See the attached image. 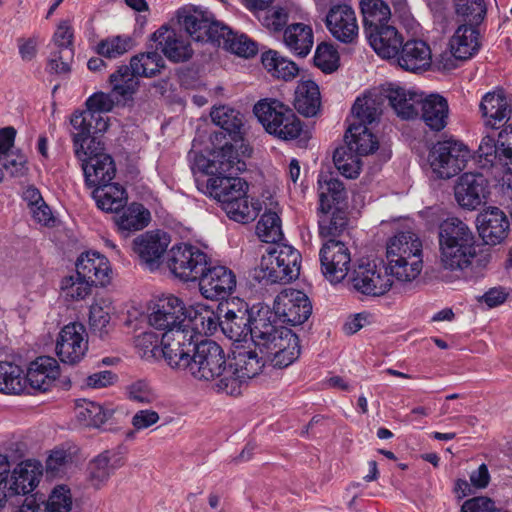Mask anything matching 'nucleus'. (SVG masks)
Here are the masks:
<instances>
[{"instance_id":"4be33fe9","label":"nucleus","mask_w":512,"mask_h":512,"mask_svg":"<svg viewBox=\"0 0 512 512\" xmlns=\"http://www.w3.org/2000/svg\"><path fill=\"white\" fill-rule=\"evenodd\" d=\"M479 236L487 245H498L505 241L510 232L507 215L498 207H487L476 218Z\"/></svg>"},{"instance_id":"b1692460","label":"nucleus","mask_w":512,"mask_h":512,"mask_svg":"<svg viewBox=\"0 0 512 512\" xmlns=\"http://www.w3.org/2000/svg\"><path fill=\"white\" fill-rule=\"evenodd\" d=\"M232 377L236 379V391L229 392V395L241 394V386L247 380L259 375L265 367H268L266 357L254 349H239L234 352L233 362H229Z\"/></svg>"},{"instance_id":"f3484780","label":"nucleus","mask_w":512,"mask_h":512,"mask_svg":"<svg viewBox=\"0 0 512 512\" xmlns=\"http://www.w3.org/2000/svg\"><path fill=\"white\" fill-rule=\"evenodd\" d=\"M319 259L322 272L330 282L339 283L347 276L351 255L343 241L327 240L319 251Z\"/></svg>"},{"instance_id":"1a4fd4ad","label":"nucleus","mask_w":512,"mask_h":512,"mask_svg":"<svg viewBox=\"0 0 512 512\" xmlns=\"http://www.w3.org/2000/svg\"><path fill=\"white\" fill-rule=\"evenodd\" d=\"M470 150L462 142L449 139L438 141L429 151L428 162L432 172L441 179L459 174L470 159Z\"/></svg>"},{"instance_id":"338daca9","label":"nucleus","mask_w":512,"mask_h":512,"mask_svg":"<svg viewBox=\"0 0 512 512\" xmlns=\"http://www.w3.org/2000/svg\"><path fill=\"white\" fill-rule=\"evenodd\" d=\"M315 65L324 73H332L339 67V55L332 45L321 43L314 55Z\"/></svg>"},{"instance_id":"49530a36","label":"nucleus","mask_w":512,"mask_h":512,"mask_svg":"<svg viewBox=\"0 0 512 512\" xmlns=\"http://www.w3.org/2000/svg\"><path fill=\"white\" fill-rule=\"evenodd\" d=\"M319 235L322 238L335 239L343 235L348 227L347 212L343 207H335V209H327L324 211L317 210Z\"/></svg>"},{"instance_id":"bb28decb","label":"nucleus","mask_w":512,"mask_h":512,"mask_svg":"<svg viewBox=\"0 0 512 512\" xmlns=\"http://www.w3.org/2000/svg\"><path fill=\"white\" fill-rule=\"evenodd\" d=\"M169 238L160 231H148L133 241V250L141 262L150 270L158 268L163 254L166 252Z\"/></svg>"},{"instance_id":"6e6552de","label":"nucleus","mask_w":512,"mask_h":512,"mask_svg":"<svg viewBox=\"0 0 512 512\" xmlns=\"http://www.w3.org/2000/svg\"><path fill=\"white\" fill-rule=\"evenodd\" d=\"M74 146L75 156L82 162L85 182L90 187L110 184L115 177L116 168L112 157L103 153L104 147L98 137L81 141L82 152Z\"/></svg>"},{"instance_id":"9d476101","label":"nucleus","mask_w":512,"mask_h":512,"mask_svg":"<svg viewBox=\"0 0 512 512\" xmlns=\"http://www.w3.org/2000/svg\"><path fill=\"white\" fill-rule=\"evenodd\" d=\"M477 153L482 168L492 169L496 175L512 174V122L499 132L498 139L483 137Z\"/></svg>"},{"instance_id":"9b49d317","label":"nucleus","mask_w":512,"mask_h":512,"mask_svg":"<svg viewBox=\"0 0 512 512\" xmlns=\"http://www.w3.org/2000/svg\"><path fill=\"white\" fill-rule=\"evenodd\" d=\"M198 343L197 333L191 326H178L162 333L160 344L167 364L175 370L184 371L189 358L195 352Z\"/></svg>"},{"instance_id":"dca6fc26","label":"nucleus","mask_w":512,"mask_h":512,"mask_svg":"<svg viewBox=\"0 0 512 512\" xmlns=\"http://www.w3.org/2000/svg\"><path fill=\"white\" fill-rule=\"evenodd\" d=\"M56 354L66 364L80 362L88 350L86 328L79 322L65 325L56 340Z\"/></svg>"},{"instance_id":"c756f323","label":"nucleus","mask_w":512,"mask_h":512,"mask_svg":"<svg viewBox=\"0 0 512 512\" xmlns=\"http://www.w3.org/2000/svg\"><path fill=\"white\" fill-rule=\"evenodd\" d=\"M124 464L125 458L121 451L116 449L105 450L89 462V481L93 487L100 488Z\"/></svg>"},{"instance_id":"a19ab883","label":"nucleus","mask_w":512,"mask_h":512,"mask_svg":"<svg viewBox=\"0 0 512 512\" xmlns=\"http://www.w3.org/2000/svg\"><path fill=\"white\" fill-rule=\"evenodd\" d=\"M384 98L380 92H368L358 97L351 110L353 122L361 125L376 122L382 113Z\"/></svg>"},{"instance_id":"e2e57ef3","label":"nucleus","mask_w":512,"mask_h":512,"mask_svg":"<svg viewBox=\"0 0 512 512\" xmlns=\"http://www.w3.org/2000/svg\"><path fill=\"white\" fill-rule=\"evenodd\" d=\"M83 402L78 406L77 418L85 426L98 428L113 415L112 409H105L92 401Z\"/></svg>"},{"instance_id":"ddd939ff","label":"nucleus","mask_w":512,"mask_h":512,"mask_svg":"<svg viewBox=\"0 0 512 512\" xmlns=\"http://www.w3.org/2000/svg\"><path fill=\"white\" fill-rule=\"evenodd\" d=\"M207 265V254L191 244L174 245L167 253L169 270L183 281L198 280Z\"/></svg>"},{"instance_id":"f704fd0d","label":"nucleus","mask_w":512,"mask_h":512,"mask_svg":"<svg viewBox=\"0 0 512 512\" xmlns=\"http://www.w3.org/2000/svg\"><path fill=\"white\" fill-rule=\"evenodd\" d=\"M419 114L423 122L433 131H441L447 125L449 107L447 100L436 94L421 98Z\"/></svg>"},{"instance_id":"c03bdc74","label":"nucleus","mask_w":512,"mask_h":512,"mask_svg":"<svg viewBox=\"0 0 512 512\" xmlns=\"http://www.w3.org/2000/svg\"><path fill=\"white\" fill-rule=\"evenodd\" d=\"M412 254L422 256V243L411 231L399 232L387 242L388 261H401L403 257H411Z\"/></svg>"},{"instance_id":"412c9836","label":"nucleus","mask_w":512,"mask_h":512,"mask_svg":"<svg viewBox=\"0 0 512 512\" xmlns=\"http://www.w3.org/2000/svg\"><path fill=\"white\" fill-rule=\"evenodd\" d=\"M326 27L332 36L345 44H352L358 38L359 27L356 15L347 4L333 5L326 15Z\"/></svg>"},{"instance_id":"13d9d810","label":"nucleus","mask_w":512,"mask_h":512,"mask_svg":"<svg viewBox=\"0 0 512 512\" xmlns=\"http://www.w3.org/2000/svg\"><path fill=\"white\" fill-rule=\"evenodd\" d=\"M360 156L351 147L340 146L333 154V162L338 171L346 178H356L361 169Z\"/></svg>"},{"instance_id":"f03ea898","label":"nucleus","mask_w":512,"mask_h":512,"mask_svg":"<svg viewBox=\"0 0 512 512\" xmlns=\"http://www.w3.org/2000/svg\"><path fill=\"white\" fill-rule=\"evenodd\" d=\"M196 181L198 189L217 200L231 220L248 223L258 216L259 203L249 202L248 183L237 175H214L205 182Z\"/></svg>"},{"instance_id":"680f3d73","label":"nucleus","mask_w":512,"mask_h":512,"mask_svg":"<svg viewBox=\"0 0 512 512\" xmlns=\"http://www.w3.org/2000/svg\"><path fill=\"white\" fill-rule=\"evenodd\" d=\"M389 263L390 276H394L402 282H410L418 277L423 268L422 256L412 254L411 257H403V260Z\"/></svg>"},{"instance_id":"69168bd1","label":"nucleus","mask_w":512,"mask_h":512,"mask_svg":"<svg viewBox=\"0 0 512 512\" xmlns=\"http://www.w3.org/2000/svg\"><path fill=\"white\" fill-rule=\"evenodd\" d=\"M95 286L90 280L76 274V276L65 277L61 282V289L66 298L71 300H83L91 293Z\"/></svg>"},{"instance_id":"4468645a","label":"nucleus","mask_w":512,"mask_h":512,"mask_svg":"<svg viewBox=\"0 0 512 512\" xmlns=\"http://www.w3.org/2000/svg\"><path fill=\"white\" fill-rule=\"evenodd\" d=\"M178 21L186 33L197 42L217 44L221 33H229L227 26L214 20L210 12L196 7L180 9Z\"/></svg>"},{"instance_id":"c85d7f7f","label":"nucleus","mask_w":512,"mask_h":512,"mask_svg":"<svg viewBox=\"0 0 512 512\" xmlns=\"http://www.w3.org/2000/svg\"><path fill=\"white\" fill-rule=\"evenodd\" d=\"M60 375V366L57 360L50 356H40L29 364L25 383L40 392H46L54 385Z\"/></svg>"},{"instance_id":"6e6d98bb","label":"nucleus","mask_w":512,"mask_h":512,"mask_svg":"<svg viewBox=\"0 0 512 512\" xmlns=\"http://www.w3.org/2000/svg\"><path fill=\"white\" fill-rule=\"evenodd\" d=\"M113 308L108 300L100 299L90 307L89 325L91 332L101 339L106 338L113 330L111 312Z\"/></svg>"},{"instance_id":"6ab92c4d","label":"nucleus","mask_w":512,"mask_h":512,"mask_svg":"<svg viewBox=\"0 0 512 512\" xmlns=\"http://www.w3.org/2000/svg\"><path fill=\"white\" fill-rule=\"evenodd\" d=\"M201 295L213 301L223 300L233 293L236 288V276L226 266H206L198 278Z\"/></svg>"},{"instance_id":"20e7f679","label":"nucleus","mask_w":512,"mask_h":512,"mask_svg":"<svg viewBox=\"0 0 512 512\" xmlns=\"http://www.w3.org/2000/svg\"><path fill=\"white\" fill-rule=\"evenodd\" d=\"M120 94L112 92L106 94L97 92L91 95L86 101V110L75 112L70 120L73 128L72 140L73 144L79 147L78 151L82 152L81 141L98 137L97 135L104 133L108 129V118L103 113L110 112L116 102L126 101Z\"/></svg>"},{"instance_id":"5701e85b","label":"nucleus","mask_w":512,"mask_h":512,"mask_svg":"<svg viewBox=\"0 0 512 512\" xmlns=\"http://www.w3.org/2000/svg\"><path fill=\"white\" fill-rule=\"evenodd\" d=\"M199 169L208 176L238 175L246 169V163L239 157L233 144L225 143L214 152L213 159L201 157L198 162Z\"/></svg>"},{"instance_id":"7c9ffc66","label":"nucleus","mask_w":512,"mask_h":512,"mask_svg":"<svg viewBox=\"0 0 512 512\" xmlns=\"http://www.w3.org/2000/svg\"><path fill=\"white\" fill-rule=\"evenodd\" d=\"M480 111L485 125L499 129L512 122V107L502 91L486 93L480 103Z\"/></svg>"},{"instance_id":"e433bc0d","label":"nucleus","mask_w":512,"mask_h":512,"mask_svg":"<svg viewBox=\"0 0 512 512\" xmlns=\"http://www.w3.org/2000/svg\"><path fill=\"white\" fill-rule=\"evenodd\" d=\"M253 318L248 309H228L219 322L223 333L234 342L245 341L252 334Z\"/></svg>"},{"instance_id":"09e8293b","label":"nucleus","mask_w":512,"mask_h":512,"mask_svg":"<svg viewBox=\"0 0 512 512\" xmlns=\"http://www.w3.org/2000/svg\"><path fill=\"white\" fill-rule=\"evenodd\" d=\"M214 124L223 129L234 142L242 140L243 115L229 106H219L210 113Z\"/></svg>"},{"instance_id":"603ef678","label":"nucleus","mask_w":512,"mask_h":512,"mask_svg":"<svg viewBox=\"0 0 512 512\" xmlns=\"http://www.w3.org/2000/svg\"><path fill=\"white\" fill-rule=\"evenodd\" d=\"M188 317V324L197 333V338L201 333L212 334L221 320L209 306L203 303L189 306Z\"/></svg>"},{"instance_id":"052dcab7","label":"nucleus","mask_w":512,"mask_h":512,"mask_svg":"<svg viewBox=\"0 0 512 512\" xmlns=\"http://www.w3.org/2000/svg\"><path fill=\"white\" fill-rule=\"evenodd\" d=\"M484 0H456L455 13L467 25L479 26L486 16Z\"/></svg>"},{"instance_id":"f8f14e48","label":"nucleus","mask_w":512,"mask_h":512,"mask_svg":"<svg viewBox=\"0 0 512 512\" xmlns=\"http://www.w3.org/2000/svg\"><path fill=\"white\" fill-rule=\"evenodd\" d=\"M349 281L357 292L367 296L384 295L392 286L387 267L382 262L368 259L358 262Z\"/></svg>"},{"instance_id":"79ce46f5","label":"nucleus","mask_w":512,"mask_h":512,"mask_svg":"<svg viewBox=\"0 0 512 512\" xmlns=\"http://www.w3.org/2000/svg\"><path fill=\"white\" fill-rule=\"evenodd\" d=\"M122 209L121 214L115 217V224L123 237H128L131 233L148 226L151 214L143 204L134 202Z\"/></svg>"},{"instance_id":"473e14b6","label":"nucleus","mask_w":512,"mask_h":512,"mask_svg":"<svg viewBox=\"0 0 512 512\" xmlns=\"http://www.w3.org/2000/svg\"><path fill=\"white\" fill-rule=\"evenodd\" d=\"M397 57L399 66L410 72L425 70L432 61L431 49L422 40H409L404 43Z\"/></svg>"},{"instance_id":"393cba45","label":"nucleus","mask_w":512,"mask_h":512,"mask_svg":"<svg viewBox=\"0 0 512 512\" xmlns=\"http://www.w3.org/2000/svg\"><path fill=\"white\" fill-rule=\"evenodd\" d=\"M151 40L156 42V48L172 62H185L193 55L191 45L184 35L166 26L156 30L151 35Z\"/></svg>"},{"instance_id":"7ed1b4c3","label":"nucleus","mask_w":512,"mask_h":512,"mask_svg":"<svg viewBox=\"0 0 512 512\" xmlns=\"http://www.w3.org/2000/svg\"><path fill=\"white\" fill-rule=\"evenodd\" d=\"M184 373L195 380L211 382L217 392L229 395L236 391L237 382L222 347L213 340H202L189 358Z\"/></svg>"},{"instance_id":"4c0bfd02","label":"nucleus","mask_w":512,"mask_h":512,"mask_svg":"<svg viewBox=\"0 0 512 512\" xmlns=\"http://www.w3.org/2000/svg\"><path fill=\"white\" fill-rule=\"evenodd\" d=\"M283 43L294 56L304 58L314 44L313 30L303 23L288 25L283 32Z\"/></svg>"},{"instance_id":"0e129e2a","label":"nucleus","mask_w":512,"mask_h":512,"mask_svg":"<svg viewBox=\"0 0 512 512\" xmlns=\"http://www.w3.org/2000/svg\"><path fill=\"white\" fill-rule=\"evenodd\" d=\"M135 46L134 39L129 35L110 36L99 42L97 52L99 55L113 59L118 58Z\"/></svg>"},{"instance_id":"aec40b11","label":"nucleus","mask_w":512,"mask_h":512,"mask_svg":"<svg viewBox=\"0 0 512 512\" xmlns=\"http://www.w3.org/2000/svg\"><path fill=\"white\" fill-rule=\"evenodd\" d=\"M269 310L258 311L252 321V334L250 336L254 347L260 354L267 356L278 345L279 340L285 336L284 331H291L284 326H277L271 320Z\"/></svg>"},{"instance_id":"5fc2aeb1","label":"nucleus","mask_w":512,"mask_h":512,"mask_svg":"<svg viewBox=\"0 0 512 512\" xmlns=\"http://www.w3.org/2000/svg\"><path fill=\"white\" fill-rule=\"evenodd\" d=\"M227 32L229 33L220 34L218 46H223L227 51L243 58H251L257 54V43L247 35L235 33L228 26Z\"/></svg>"},{"instance_id":"864d4df0","label":"nucleus","mask_w":512,"mask_h":512,"mask_svg":"<svg viewBox=\"0 0 512 512\" xmlns=\"http://www.w3.org/2000/svg\"><path fill=\"white\" fill-rule=\"evenodd\" d=\"M261 61L265 69L274 77L290 81L294 79L299 68L295 62L282 56L275 50H269L262 54Z\"/></svg>"},{"instance_id":"37998d69","label":"nucleus","mask_w":512,"mask_h":512,"mask_svg":"<svg viewBox=\"0 0 512 512\" xmlns=\"http://www.w3.org/2000/svg\"><path fill=\"white\" fill-rule=\"evenodd\" d=\"M285 336L266 357L268 366L283 369L295 362L300 355L298 336L291 331H284Z\"/></svg>"},{"instance_id":"72a5a7b5","label":"nucleus","mask_w":512,"mask_h":512,"mask_svg":"<svg viewBox=\"0 0 512 512\" xmlns=\"http://www.w3.org/2000/svg\"><path fill=\"white\" fill-rule=\"evenodd\" d=\"M366 35L374 51L382 58H395L404 45L401 34L393 25L382 26Z\"/></svg>"},{"instance_id":"bf43d9fd","label":"nucleus","mask_w":512,"mask_h":512,"mask_svg":"<svg viewBox=\"0 0 512 512\" xmlns=\"http://www.w3.org/2000/svg\"><path fill=\"white\" fill-rule=\"evenodd\" d=\"M259 239L273 245L279 244L283 237L281 219L276 212L266 211L259 219L256 226Z\"/></svg>"},{"instance_id":"39448f33","label":"nucleus","mask_w":512,"mask_h":512,"mask_svg":"<svg viewBox=\"0 0 512 512\" xmlns=\"http://www.w3.org/2000/svg\"><path fill=\"white\" fill-rule=\"evenodd\" d=\"M301 255L292 246L279 243L267 249L253 278L266 284L288 283L299 276Z\"/></svg>"},{"instance_id":"423d86ee","label":"nucleus","mask_w":512,"mask_h":512,"mask_svg":"<svg viewBox=\"0 0 512 512\" xmlns=\"http://www.w3.org/2000/svg\"><path fill=\"white\" fill-rule=\"evenodd\" d=\"M253 111L265 130L279 139H296L303 130L302 122L293 109L277 99H262L255 104Z\"/></svg>"},{"instance_id":"0eeeda50","label":"nucleus","mask_w":512,"mask_h":512,"mask_svg":"<svg viewBox=\"0 0 512 512\" xmlns=\"http://www.w3.org/2000/svg\"><path fill=\"white\" fill-rule=\"evenodd\" d=\"M164 66V60L157 51H148L133 56L129 66H120L116 72L110 75L114 93L120 94L124 99L131 98L138 88V77H154Z\"/></svg>"},{"instance_id":"ea45409f","label":"nucleus","mask_w":512,"mask_h":512,"mask_svg":"<svg viewBox=\"0 0 512 512\" xmlns=\"http://www.w3.org/2000/svg\"><path fill=\"white\" fill-rule=\"evenodd\" d=\"M319 211L343 207L347 199V192L343 183L328 174L318 177Z\"/></svg>"},{"instance_id":"f257e3e1","label":"nucleus","mask_w":512,"mask_h":512,"mask_svg":"<svg viewBox=\"0 0 512 512\" xmlns=\"http://www.w3.org/2000/svg\"><path fill=\"white\" fill-rule=\"evenodd\" d=\"M440 261L452 272L474 273L490 261L470 227L458 218H448L439 226Z\"/></svg>"},{"instance_id":"3c124183","label":"nucleus","mask_w":512,"mask_h":512,"mask_svg":"<svg viewBox=\"0 0 512 512\" xmlns=\"http://www.w3.org/2000/svg\"><path fill=\"white\" fill-rule=\"evenodd\" d=\"M360 9L365 33L388 25L391 20V9L383 0H361Z\"/></svg>"},{"instance_id":"8fccbe9b","label":"nucleus","mask_w":512,"mask_h":512,"mask_svg":"<svg viewBox=\"0 0 512 512\" xmlns=\"http://www.w3.org/2000/svg\"><path fill=\"white\" fill-rule=\"evenodd\" d=\"M345 141L347 147H351L361 156L371 154L378 149V141L369 131L367 125L356 122L350 123L345 134Z\"/></svg>"},{"instance_id":"a878e982","label":"nucleus","mask_w":512,"mask_h":512,"mask_svg":"<svg viewBox=\"0 0 512 512\" xmlns=\"http://www.w3.org/2000/svg\"><path fill=\"white\" fill-rule=\"evenodd\" d=\"M487 179L481 173L467 172L460 176L454 188L458 204L468 210H474L486 198Z\"/></svg>"},{"instance_id":"2f4dec72","label":"nucleus","mask_w":512,"mask_h":512,"mask_svg":"<svg viewBox=\"0 0 512 512\" xmlns=\"http://www.w3.org/2000/svg\"><path fill=\"white\" fill-rule=\"evenodd\" d=\"M77 275L90 280L95 286H104L110 281L109 260L98 252L82 253L76 262Z\"/></svg>"},{"instance_id":"774afa93","label":"nucleus","mask_w":512,"mask_h":512,"mask_svg":"<svg viewBox=\"0 0 512 512\" xmlns=\"http://www.w3.org/2000/svg\"><path fill=\"white\" fill-rule=\"evenodd\" d=\"M0 164L12 177L20 178L28 173L27 157L14 150L0 155Z\"/></svg>"},{"instance_id":"4d7b16f0","label":"nucleus","mask_w":512,"mask_h":512,"mask_svg":"<svg viewBox=\"0 0 512 512\" xmlns=\"http://www.w3.org/2000/svg\"><path fill=\"white\" fill-rule=\"evenodd\" d=\"M25 389L23 371L11 362H0V392L20 394Z\"/></svg>"},{"instance_id":"de8ad7c7","label":"nucleus","mask_w":512,"mask_h":512,"mask_svg":"<svg viewBox=\"0 0 512 512\" xmlns=\"http://www.w3.org/2000/svg\"><path fill=\"white\" fill-rule=\"evenodd\" d=\"M92 197L99 209L105 212H118L127 203L125 189L117 183H110L96 187Z\"/></svg>"},{"instance_id":"a18cd8bd","label":"nucleus","mask_w":512,"mask_h":512,"mask_svg":"<svg viewBox=\"0 0 512 512\" xmlns=\"http://www.w3.org/2000/svg\"><path fill=\"white\" fill-rule=\"evenodd\" d=\"M294 106L305 117L316 116L321 109L319 86L312 80L301 81L295 90Z\"/></svg>"},{"instance_id":"c9c22d12","label":"nucleus","mask_w":512,"mask_h":512,"mask_svg":"<svg viewBox=\"0 0 512 512\" xmlns=\"http://www.w3.org/2000/svg\"><path fill=\"white\" fill-rule=\"evenodd\" d=\"M478 26L461 24L450 39V49L456 59L467 60L474 56L479 48Z\"/></svg>"},{"instance_id":"58836bf2","label":"nucleus","mask_w":512,"mask_h":512,"mask_svg":"<svg viewBox=\"0 0 512 512\" xmlns=\"http://www.w3.org/2000/svg\"><path fill=\"white\" fill-rule=\"evenodd\" d=\"M385 98L402 119H413L419 115L422 94L402 87H392L386 90Z\"/></svg>"},{"instance_id":"2eb2a0df","label":"nucleus","mask_w":512,"mask_h":512,"mask_svg":"<svg viewBox=\"0 0 512 512\" xmlns=\"http://www.w3.org/2000/svg\"><path fill=\"white\" fill-rule=\"evenodd\" d=\"M274 314L283 323L296 326L304 323L312 313V305L305 293L284 289L275 298Z\"/></svg>"},{"instance_id":"cd10ccee","label":"nucleus","mask_w":512,"mask_h":512,"mask_svg":"<svg viewBox=\"0 0 512 512\" xmlns=\"http://www.w3.org/2000/svg\"><path fill=\"white\" fill-rule=\"evenodd\" d=\"M41 476L42 471L38 464L31 461L18 464L7 476L5 483L7 497L31 493L37 487Z\"/></svg>"},{"instance_id":"a211bd4d","label":"nucleus","mask_w":512,"mask_h":512,"mask_svg":"<svg viewBox=\"0 0 512 512\" xmlns=\"http://www.w3.org/2000/svg\"><path fill=\"white\" fill-rule=\"evenodd\" d=\"M148 319L150 326L163 332L186 327L189 325L188 308L180 298L169 295L157 301Z\"/></svg>"}]
</instances>
